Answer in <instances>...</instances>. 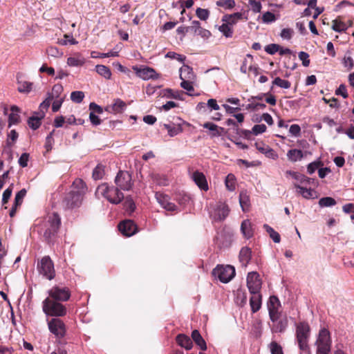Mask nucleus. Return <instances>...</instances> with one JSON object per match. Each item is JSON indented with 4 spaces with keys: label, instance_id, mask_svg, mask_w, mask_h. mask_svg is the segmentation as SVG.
Instances as JSON below:
<instances>
[{
    "label": "nucleus",
    "instance_id": "nucleus-1",
    "mask_svg": "<svg viewBox=\"0 0 354 354\" xmlns=\"http://www.w3.org/2000/svg\"><path fill=\"white\" fill-rule=\"evenodd\" d=\"M87 192V187L83 180L75 179L72 185V189L63 199L62 204L66 209L78 208L82 205L84 196Z\"/></svg>",
    "mask_w": 354,
    "mask_h": 354
},
{
    "label": "nucleus",
    "instance_id": "nucleus-2",
    "mask_svg": "<svg viewBox=\"0 0 354 354\" xmlns=\"http://www.w3.org/2000/svg\"><path fill=\"white\" fill-rule=\"evenodd\" d=\"M61 225V218L57 213L48 214L44 221L41 230L43 237L48 244H53Z\"/></svg>",
    "mask_w": 354,
    "mask_h": 354
},
{
    "label": "nucleus",
    "instance_id": "nucleus-3",
    "mask_svg": "<svg viewBox=\"0 0 354 354\" xmlns=\"http://www.w3.org/2000/svg\"><path fill=\"white\" fill-rule=\"evenodd\" d=\"M295 337L298 346L305 354H310L308 341L310 336V327L306 322H299L295 324Z\"/></svg>",
    "mask_w": 354,
    "mask_h": 354
},
{
    "label": "nucleus",
    "instance_id": "nucleus-4",
    "mask_svg": "<svg viewBox=\"0 0 354 354\" xmlns=\"http://www.w3.org/2000/svg\"><path fill=\"white\" fill-rule=\"evenodd\" d=\"M42 310L46 316L60 318L67 315L68 310L62 302L54 301L52 298H46L42 301Z\"/></svg>",
    "mask_w": 354,
    "mask_h": 354
},
{
    "label": "nucleus",
    "instance_id": "nucleus-5",
    "mask_svg": "<svg viewBox=\"0 0 354 354\" xmlns=\"http://www.w3.org/2000/svg\"><path fill=\"white\" fill-rule=\"evenodd\" d=\"M98 194L102 195L112 204H119L124 199V194L118 187L109 186L107 183H102L96 190Z\"/></svg>",
    "mask_w": 354,
    "mask_h": 354
},
{
    "label": "nucleus",
    "instance_id": "nucleus-6",
    "mask_svg": "<svg viewBox=\"0 0 354 354\" xmlns=\"http://www.w3.org/2000/svg\"><path fill=\"white\" fill-rule=\"evenodd\" d=\"M49 331L55 335L59 343H62V339L64 338L67 333V326L61 318H51L47 322Z\"/></svg>",
    "mask_w": 354,
    "mask_h": 354
},
{
    "label": "nucleus",
    "instance_id": "nucleus-7",
    "mask_svg": "<svg viewBox=\"0 0 354 354\" xmlns=\"http://www.w3.org/2000/svg\"><path fill=\"white\" fill-rule=\"evenodd\" d=\"M316 354H329L331 348V339L330 333L326 328L319 330L318 337L316 340Z\"/></svg>",
    "mask_w": 354,
    "mask_h": 354
},
{
    "label": "nucleus",
    "instance_id": "nucleus-8",
    "mask_svg": "<svg viewBox=\"0 0 354 354\" xmlns=\"http://www.w3.org/2000/svg\"><path fill=\"white\" fill-rule=\"evenodd\" d=\"M37 270L40 274L48 280H52L55 277L54 263L49 256H45L38 261Z\"/></svg>",
    "mask_w": 354,
    "mask_h": 354
},
{
    "label": "nucleus",
    "instance_id": "nucleus-9",
    "mask_svg": "<svg viewBox=\"0 0 354 354\" xmlns=\"http://www.w3.org/2000/svg\"><path fill=\"white\" fill-rule=\"evenodd\" d=\"M212 274L218 278L222 283H227L235 276V269L233 266L218 265L212 270Z\"/></svg>",
    "mask_w": 354,
    "mask_h": 354
},
{
    "label": "nucleus",
    "instance_id": "nucleus-10",
    "mask_svg": "<svg viewBox=\"0 0 354 354\" xmlns=\"http://www.w3.org/2000/svg\"><path fill=\"white\" fill-rule=\"evenodd\" d=\"M48 297L46 298H52L54 301L62 303L68 301L71 296V290L66 286H54L48 290Z\"/></svg>",
    "mask_w": 354,
    "mask_h": 354
},
{
    "label": "nucleus",
    "instance_id": "nucleus-11",
    "mask_svg": "<svg viewBox=\"0 0 354 354\" xmlns=\"http://www.w3.org/2000/svg\"><path fill=\"white\" fill-rule=\"evenodd\" d=\"M115 183L121 189L129 191L133 185L131 175L128 171L120 170L115 178Z\"/></svg>",
    "mask_w": 354,
    "mask_h": 354
},
{
    "label": "nucleus",
    "instance_id": "nucleus-12",
    "mask_svg": "<svg viewBox=\"0 0 354 354\" xmlns=\"http://www.w3.org/2000/svg\"><path fill=\"white\" fill-rule=\"evenodd\" d=\"M261 280L257 272H249L247 276V286L250 293L260 292Z\"/></svg>",
    "mask_w": 354,
    "mask_h": 354
},
{
    "label": "nucleus",
    "instance_id": "nucleus-13",
    "mask_svg": "<svg viewBox=\"0 0 354 354\" xmlns=\"http://www.w3.org/2000/svg\"><path fill=\"white\" fill-rule=\"evenodd\" d=\"M133 70L135 71L136 75L142 80H147L149 79H158V75L156 73V71L150 67L145 66L143 68H140L137 66H133Z\"/></svg>",
    "mask_w": 354,
    "mask_h": 354
},
{
    "label": "nucleus",
    "instance_id": "nucleus-14",
    "mask_svg": "<svg viewBox=\"0 0 354 354\" xmlns=\"http://www.w3.org/2000/svg\"><path fill=\"white\" fill-rule=\"evenodd\" d=\"M120 232L126 236H131L138 231L136 224L132 220H125L118 225Z\"/></svg>",
    "mask_w": 354,
    "mask_h": 354
},
{
    "label": "nucleus",
    "instance_id": "nucleus-15",
    "mask_svg": "<svg viewBox=\"0 0 354 354\" xmlns=\"http://www.w3.org/2000/svg\"><path fill=\"white\" fill-rule=\"evenodd\" d=\"M229 212L230 209L228 206L224 203H221L211 212L210 216L214 221H221L225 219Z\"/></svg>",
    "mask_w": 354,
    "mask_h": 354
},
{
    "label": "nucleus",
    "instance_id": "nucleus-16",
    "mask_svg": "<svg viewBox=\"0 0 354 354\" xmlns=\"http://www.w3.org/2000/svg\"><path fill=\"white\" fill-rule=\"evenodd\" d=\"M286 174L290 175V176H292V178H294L295 180H297V183H301L302 185H310V184H313V185H316L317 184V183L315 178H308V177L306 176L305 175L298 173V172L288 170L286 171Z\"/></svg>",
    "mask_w": 354,
    "mask_h": 354
},
{
    "label": "nucleus",
    "instance_id": "nucleus-17",
    "mask_svg": "<svg viewBox=\"0 0 354 354\" xmlns=\"http://www.w3.org/2000/svg\"><path fill=\"white\" fill-rule=\"evenodd\" d=\"M192 178L201 190L207 191L209 189L207 181L203 173L196 171L193 173Z\"/></svg>",
    "mask_w": 354,
    "mask_h": 354
},
{
    "label": "nucleus",
    "instance_id": "nucleus-18",
    "mask_svg": "<svg viewBox=\"0 0 354 354\" xmlns=\"http://www.w3.org/2000/svg\"><path fill=\"white\" fill-rule=\"evenodd\" d=\"M288 325V317L286 315H283L281 319L273 322L272 326H271V331L273 333H283L286 330Z\"/></svg>",
    "mask_w": 354,
    "mask_h": 354
},
{
    "label": "nucleus",
    "instance_id": "nucleus-19",
    "mask_svg": "<svg viewBox=\"0 0 354 354\" xmlns=\"http://www.w3.org/2000/svg\"><path fill=\"white\" fill-rule=\"evenodd\" d=\"M127 104L120 98H117L114 100V102L112 105L109 106L106 110L109 111L111 113H121L126 109Z\"/></svg>",
    "mask_w": 354,
    "mask_h": 354
},
{
    "label": "nucleus",
    "instance_id": "nucleus-20",
    "mask_svg": "<svg viewBox=\"0 0 354 354\" xmlns=\"http://www.w3.org/2000/svg\"><path fill=\"white\" fill-rule=\"evenodd\" d=\"M252 257V250L250 248L243 247L239 252V261L242 266L246 268L250 263Z\"/></svg>",
    "mask_w": 354,
    "mask_h": 354
},
{
    "label": "nucleus",
    "instance_id": "nucleus-21",
    "mask_svg": "<svg viewBox=\"0 0 354 354\" xmlns=\"http://www.w3.org/2000/svg\"><path fill=\"white\" fill-rule=\"evenodd\" d=\"M241 231L243 236L249 239L254 235V229L252 223L249 219H245L242 221L241 225Z\"/></svg>",
    "mask_w": 354,
    "mask_h": 354
},
{
    "label": "nucleus",
    "instance_id": "nucleus-22",
    "mask_svg": "<svg viewBox=\"0 0 354 354\" xmlns=\"http://www.w3.org/2000/svg\"><path fill=\"white\" fill-rule=\"evenodd\" d=\"M250 305L253 313H257L261 306V295L260 292L250 293Z\"/></svg>",
    "mask_w": 354,
    "mask_h": 354
},
{
    "label": "nucleus",
    "instance_id": "nucleus-23",
    "mask_svg": "<svg viewBox=\"0 0 354 354\" xmlns=\"http://www.w3.org/2000/svg\"><path fill=\"white\" fill-rule=\"evenodd\" d=\"M10 110L12 113L8 116V127L10 128L13 124H17L21 121L20 115L18 114L20 109L18 106L13 105L11 106Z\"/></svg>",
    "mask_w": 354,
    "mask_h": 354
},
{
    "label": "nucleus",
    "instance_id": "nucleus-24",
    "mask_svg": "<svg viewBox=\"0 0 354 354\" xmlns=\"http://www.w3.org/2000/svg\"><path fill=\"white\" fill-rule=\"evenodd\" d=\"M176 342L179 346L185 348L186 350H190L193 346L192 339L187 335L184 334H179L177 335Z\"/></svg>",
    "mask_w": 354,
    "mask_h": 354
},
{
    "label": "nucleus",
    "instance_id": "nucleus-25",
    "mask_svg": "<svg viewBox=\"0 0 354 354\" xmlns=\"http://www.w3.org/2000/svg\"><path fill=\"white\" fill-rule=\"evenodd\" d=\"M195 77L192 68L188 65H183L180 69V78L182 80H191Z\"/></svg>",
    "mask_w": 354,
    "mask_h": 354
},
{
    "label": "nucleus",
    "instance_id": "nucleus-26",
    "mask_svg": "<svg viewBox=\"0 0 354 354\" xmlns=\"http://www.w3.org/2000/svg\"><path fill=\"white\" fill-rule=\"evenodd\" d=\"M85 58L80 53L67 59V64L70 66H82L85 64Z\"/></svg>",
    "mask_w": 354,
    "mask_h": 354
},
{
    "label": "nucleus",
    "instance_id": "nucleus-27",
    "mask_svg": "<svg viewBox=\"0 0 354 354\" xmlns=\"http://www.w3.org/2000/svg\"><path fill=\"white\" fill-rule=\"evenodd\" d=\"M192 338L202 351L207 349V344L198 330H194L192 333Z\"/></svg>",
    "mask_w": 354,
    "mask_h": 354
},
{
    "label": "nucleus",
    "instance_id": "nucleus-28",
    "mask_svg": "<svg viewBox=\"0 0 354 354\" xmlns=\"http://www.w3.org/2000/svg\"><path fill=\"white\" fill-rule=\"evenodd\" d=\"M203 127L205 129H207L212 131V136H220L224 131V129L223 127H218L216 124L207 122L203 124Z\"/></svg>",
    "mask_w": 354,
    "mask_h": 354
},
{
    "label": "nucleus",
    "instance_id": "nucleus-29",
    "mask_svg": "<svg viewBox=\"0 0 354 354\" xmlns=\"http://www.w3.org/2000/svg\"><path fill=\"white\" fill-rule=\"evenodd\" d=\"M242 17V13L235 12L231 15H225L222 18V21L229 24L231 26H233L236 24L239 20H241Z\"/></svg>",
    "mask_w": 354,
    "mask_h": 354
},
{
    "label": "nucleus",
    "instance_id": "nucleus-30",
    "mask_svg": "<svg viewBox=\"0 0 354 354\" xmlns=\"http://www.w3.org/2000/svg\"><path fill=\"white\" fill-rule=\"evenodd\" d=\"M151 178L153 182L159 186H167L169 183L168 178L163 174H151Z\"/></svg>",
    "mask_w": 354,
    "mask_h": 354
},
{
    "label": "nucleus",
    "instance_id": "nucleus-31",
    "mask_svg": "<svg viewBox=\"0 0 354 354\" xmlns=\"http://www.w3.org/2000/svg\"><path fill=\"white\" fill-rule=\"evenodd\" d=\"M294 185L298 189V194L301 195L304 198L309 199L313 198L315 192L313 189H307L306 187L299 185L297 183H295Z\"/></svg>",
    "mask_w": 354,
    "mask_h": 354
},
{
    "label": "nucleus",
    "instance_id": "nucleus-32",
    "mask_svg": "<svg viewBox=\"0 0 354 354\" xmlns=\"http://www.w3.org/2000/svg\"><path fill=\"white\" fill-rule=\"evenodd\" d=\"M287 157L291 162L301 160L304 158L303 151L300 149H290L287 153Z\"/></svg>",
    "mask_w": 354,
    "mask_h": 354
},
{
    "label": "nucleus",
    "instance_id": "nucleus-33",
    "mask_svg": "<svg viewBox=\"0 0 354 354\" xmlns=\"http://www.w3.org/2000/svg\"><path fill=\"white\" fill-rule=\"evenodd\" d=\"M239 203L243 212L249 210L250 206V197L246 192H241L240 193Z\"/></svg>",
    "mask_w": 354,
    "mask_h": 354
},
{
    "label": "nucleus",
    "instance_id": "nucleus-34",
    "mask_svg": "<svg viewBox=\"0 0 354 354\" xmlns=\"http://www.w3.org/2000/svg\"><path fill=\"white\" fill-rule=\"evenodd\" d=\"M332 29L337 32H345L348 26L342 21L339 20V18H337L332 21Z\"/></svg>",
    "mask_w": 354,
    "mask_h": 354
},
{
    "label": "nucleus",
    "instance_id": "nucleus-35",
    "mask_svg": "<svg viewBox=\"0 0 354 354\" xmlns=\"http://www.w3.org/2000/svg\"><path fill=\"white\" fill-rule=\"evenodd\" d=\"M44 117V113H43L40 117L38 116H32L28 120V126L33 130H36L39 129L41 126V120Z\"/></svg>",
    "mask_w": 354,
    "mask_h": 354
},
{
    "label": "nucleus",
    "instance_id": "nucleus-36",
    "mask_svg": "<svg viewBox=\"0 0 354 354\" xmlns=\"http://www.w3.org/2000/svg\"><path fill=\"white\" fill-rule=\"evenodd\" d=\"M96 71L97 73L104 77L106 80H110L111 77V71L110 68L104 65H97L96 66Z\"/></svg>",
    "mask_w": 354,
    "mask_h": 354
},
{
    "label": "nucleus",
    "instance_id": "nucleus-37",
    "mask_svg": "<svg viewBox=\"0 0 354 354\" xmlns=\"http://www.w3.org/2000/svg\"><path fill=\"white\" fill-rule=\"evenodd\" d=\"M263 228L269 234L270 237L273 240L274 243H279L281 241V236L279 234L276 232L272 227L268 224L263 225Z\"/></svg>",
    "mask_w": 354,
    "mask_h": 354
},
{
    "label": "nucleus",
    "instance_id": "nucleus-38",
    "mask_svg": "<svg viewBox=\"0 0 354 354\" xmlns=\"http://www.w3.org/2000/svg\"><path fill=\"white\" fill-rule=\"evenodd\" d=\"M225 184L226 186V188L229 191H234L236 189V178L235 176L232 174H229L225 180Z\"/></svg>",
    "mask_w": 354,
    "mask_h": 354
},
{
    "label": "nucleus",
    "instance_id": "nucleus-39",
    "mask_svg": "<svg viewBox=\"0 0 354 354\" xmlns=\"http://www.w3.org/2000/svg\"><path fill=\"white\" fill-rule=\"evenodd\" d=\"M280 306L281 303L278 297L274 295L270 296L268 302V311H270V310H279Z\"/></svg>",
    "mask_w": 354,
    "mask_h": 354
},
{
    "label": "nucleus",
    "instance_id": "nucleus-40",
    "mask_svg": "<svg viewBox=\"0 0 354 354\" xmlns=\"http://www.w3.org/2000/svg\"><path fill=\"white\" fill-rule=\"evenodd\" d=\"M164 127L167 130L169 135L171 137L175 136L182 132L183 129L180 125H171L168 124H165Z\"/></svg>",
    "mask_w": 354,
    "mask_h": 354
},
{
    "label": "nucleus",
    "instance_id": "nucleus-41",
    "mask_svg": "<svg viewBox=\"0 0 354 354\" xmlns=\"http://www.w3.org/2000/svg\"><path fill=\"white\" fill-rule=\"evenodd\" d=\"M124 207L125 210L131 214L136 209V204L131 196H127L124 199Z\"/></svg>",
    "mask_w": 354,
    "mask_h": 354
},
{
    "label": "nucleus",
    "instance_id": "nucleus-42",
    "mask_svg": "<svg viewBox=\"0 0 354 354\" xmlns=\"http://www.w3.org/2000/svg\"><path fill=\"white\" fill-rule=\"evenodd\" d=\"M104 174V166L98 164L93 169L92 176L95 180H100L103 178Z\"/></svg>",
    "mask_w": 354,
    "mask_h": 354
},
{
    "label": "nucleus",
    "instance_id": "nucleus-43",
    "mask_svg": "<svg viewBox=\"0 0 354 354\" xmlns=\"http://www.w3.org/2000/svg\"><path fill=\"white\" fill-rule=\"evenodd\" d=\"M253 62V56L250 54L246 55L241 66V72L245 74L248 71V66Z\"/></svg>",
    "mask_w": 354,
    "mask_h": 354
},
{
    "label": "nucleus",
    "instance_id": "nucleus-44",
    "mask_svg": "<svg viewBox=\"0 0 354 354\" xmlns=\"http://www.w3.org/2000/svg\"><path fill=\"white\" fill-rule=\"evenodd\" d=\"M18 91L20 93H29L32 90V82L26 81H20L18 79Z\"/></svg>",
    "mask_w": 354,
    "mask_h": 354
},
{
    "label": "nucleus",
    "instance_id": "nucleus-45",
    "mask_svg": "<svg viewBox=\"0 0 354 354\" xmlns=\"http://www.w3.org/2000/svg\"><path fill=\"white\" fill-rule=\"evenodd\" d=\"M218 30L225 35L226 37H232L233 35V29L232 26L225 22L219 26Z\"/></svg>",
    "mask_w": 354,
    "mask_h": 354
},
{
    "label": "nucleus",
    "instance_id": "nucleus-46",
    "mask_svg": "<svg viewBox=\"0 0 354 354\" xmlns=\"http://www.w3.org/2000/svg\"><path fill=\"white\" fill-rule=\"evenodd\" d=\"M216 4L225 10H231L235 6V1L234 0H218Z\"/></svg>",
    "mask_w": 354,
    "mask_h": 354
},
{
    "label": "nucleus",
    "instance_id": "nucleus-47",
    "mask_svg": "<svg viewBox=\"0 0 354 354\" xmlns=\"http://www.w3.org/2000/svg\"><path fill=\"white\" fill-rule=\"evenodd\" d=\"M155 198L158 203L163 207L165 204L169 201V196L164 193L157 192L155 194Z\"/></svg>",
    "mask_w": 354,
    "mask_h": 354
},
{
    "label": "nucleus",
    "instance_id": "nucleus-48",
    "mask_svg": "<svg viewBox=\"0 0 354 354\" xmlns=\"http://www.w3.org/2000/svg\"><path fill=\"white\" fill-rule=\"evenodd\" d=\"M272 85H276L283 88H289L291 86V83L288 80H282L277 77L272 81Z\"/></svg>",
    "mask_w": 354,
    "mask_h": 354
},
{
    "label": "nucleus",
    "instance_id": "nucleus-49",
    "mask_svg": "<svg viewBox=\"0 0 354 354\" xmlns=\"http://www.w3.org/2000/svg\"><path fill=\"white\" fill-rule=\"evenodd\" d=\"M63 91V87L61 84H55L52 89V93H48V95L49 97H53V100L54 98H60L59 96Z\"/></svg>",
    "mask_w": 354,
    "mask_h": 354
},
{
    "label": "nucleus",
    "instance_id": "nucleus-50",
    "mask_svg": "<svg viewBox=\"0 0 354 354\" xmlns=\"http://www.w3.org/2000/svg\"><path fill=\"white\" fill-rule=\"evenodd\" d=\"M175 200L180 205H186L189 203L190 197L186 194L178 193L175 195Z\"/></svg>",
    "mask_w": 354,
    "mask_h": 354
},
{
    "label": "nucleus",
    "instance_id": "nucleus-51",
    "mask_svg": "<svg viewBox=\"0 0 354 354\" xmlns=\"http://www.w3.org/2000/svg\"><path fill=\"white\" fill-rule=\"evenodd\" d=\"M335 200L331 197H323L319 201V205L321 207H330L335 205Z\"/></svg>",
    "mask_w": 354,
    "mask_h": 354
},
{
    "label": "nucleus",
    "instance_id": "nucleus-52",
    "mask_svg": "<svg viewBox=\"0 0 354 354\" xmlns=\"http://www.w3.org/2000/svg\"><path fill=\"white\" fill-rule=\"evenodd\" d=\"M196 15L203 21H206L209 17V11L207 9L198 8L196 10Z\"/></svg>",
    "mask_w": 354,
    "mask_h": 354
},
{
    "label": "nucleus",
    "instance_id": "nucleus-53",
    "mask_svg": "<svg viewBox=\"0 0 354 354\" xmlns=\"http://www.w3.org/2000/svg\"><path fill=\"white\" fill-rule=\"evenodd\" d=\"M271 354H283L282 347L277 342L272 341L269 345Z\"/></svg>",
    "mask_w": 354,
    "mask_h": 354
},
{
    "label": "nucleus",
    "instance_id": "nucleus-54",
    "mask_svg": "<svg viewBox=\"0 0 354 354\" xmlns=\"http://www.w3.org/2000/svg\"><path fill=\"white\" fill-rule=\"evenodd\" d=\"M84 97V93L82 91H73L71 94V99L75 103H80Z\"/></svg>",
    "mask_w": 354,
    "mask_h": 354
},
{
    "label": "nucleus",
    "instance_id": "nucleus-55",
    "mask_svg": "<svg viewBox=\"0 0 354 354\" xmlns=\"http://www.w3.org/2000/svg\"><path fill=\"white\" fill-rule=\"evenodd\" d=\"M12 189H13V184H11L3 193V196H2V204L3 205H5L6 204L11 195H12Z\"/></svg>",
    "mask_w": 354,
    "mask_h": 354
},
{
    "label": "nucleus",
    "instance_id": "nucleus-56",
    "mask_svg": "<svg viewBox=\"0 0 354 354\" xmlns=\"http://www.w3.org/2000/svg\"><path fill=\"white\" fill-rule=\"evenodd\" d=\"M26 194V190L25 189H22L19 192H18L15 196L14 204L20 206L23 202V199L25 197Z\"/></svg>",
    "mask_w": 354,
    "mask_h": 354
},
{
    "label": "nucleus",
    "instance_id": "nucleus-57",
    "mask_svg": "<svg viewBox=\"0 0 354 354\" xmlns=\"http://www.w3.org/2000/svg\"><path fill=\"white\" fill-rule=\"evenodd\" d=\"M268 312H269L270 319L272 323L274 322L275 321L281 319V317H283L284 315H282L281 312L279 311V310H270V311H268Z\"/></svg>",
    "mask_w": 354,
    "mask_h": 354
},
{
    "label": "nucleus",
    "instance_id": "nucleus-58",
    "mask_svg": "<svg viewBox=\"0 0 354 354\" xmlns=\"http://www.w3.org/2000/svg\"><path fill=\"white\" fill-rule=\"evenodd\" d=\"M279 49L280 46L276 44H270L265 47V51L270 55L275 54L279 50Z\"/></svg>",
    "mask_w": 354,
    "mask_h": 354
},
{
    "label": "nucleus",
    "instance_id": "nucleus-59",
    "mask_svg": "<svg viewBox=\"0 0 354 354\" xmlns=\"http://www.w3.org/2000/svg\"><path fill=\"white\" fill-rule=\"evenodd\" d=\"M342 64L348 71L351 70L354 66V61L351 56L345 55L343 58Z\"/></svg>",
    "mask_w": 354,
    "mask_h": 354
},
{
    "label": "nucleus",
    "instance_id": "nucleus-60",
    "mask_svg": "<svg viewBox=\"0 0 354 354\" xmlns=\"http://www.w3.org/2000/svg\"><path fill=\"white\" fill-rule=\"evenodd\" d=\"M322 165L323 164L321 161L313 162L308 165L307 171L309 174H312Z\"/></svg>",
    "mask_w": 354,
    "mask_h": 354
},
{
    "label": "nucleus",
    "instance_id": "nucleus-61",
    "mask_svg": "<svg viewBox=\"0 0 354 354\" xmlns=\"http://www.w3.org/2000/svg\"><path fill=\"white\" fill-rule=\"evenodd\" d=\"M275 20H276V17H275L274 14H273L272 12H269V11L265 12L262 16L263 22L266 23V24L273 22Z\"/></svg>",
    "mask_w": 354,
    "mask_h": 354
},
{
    "label": "nucleus",
    "instance_id": "nucleus-62",
    "mask_svg": "<svg viewBox=\"0 0 354 354\" xmlns=\"http://www.w3.org/2000/svg\"><path fill=\"white\" fill-rule=\"evenodd\" d=\"M201 26V23L198 21L194 20L191 23V26H187L188 32H190L196 35V32L198 31V29Z\"/></svg>",
    "mask_w": 354,
    "mask_h": 354
},
{
    "label": "nucleus",
    "instance_id": "nucleus-63",
    "mask_svg": "<svg viewBox=\"0 0 354 354\" xmlns=\"http://www.w3.org/2000/svg\"><path fill=\"white\" fill-rule=\"evenodd\" d=\"M299 58L302 62V64L305 67H308L310 64L309 55L304 51L299 53Z\"/></svg>",
    "mask_w": 354,
    "mask_h": 354
},
{
    "label": "nucleus",
    "instance_id": "nucleus-64",
    "mask_svg": "<svg viewBox=\"0 0 354 354\" xmlns=\"http://www.w3.org/2000/svg\"><path fill=\"white\" fill-rule=\"evenodd\" d=\"M166 57H169L171 59H176L180 62H183L186 59V57L185 55H180L175 52H171V51H169L167 53Z\"/></svg>",
    "mask_w": 354,
    "mask_h": 354
}]
</instances>
